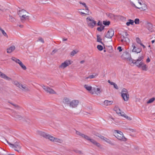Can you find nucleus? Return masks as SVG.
Instances as JSON below:
<instances>
[{
    "label": "nucleus",
    "instance_id": "1",
    "mask_svg": "<svg viewBox=\"0 0 155 155\" xmlns=\"http://www.w3.org/2000/svg\"><path fill=\"white\" fill-rule=\"evenodd\" d=\"M38 134L40 136H42L45 138L48 139L51 141H54L55 137H54L48 134L40 131H38Z\"/></svg>",
    "mask_w": 155,
    "mask_h": 155
},
{
    "label": "nucleus",
    "instance_id": "2",
    "mask_svg": "<svg viewBox=\"0 0 155 155\" xmlns=\"http://www.w3.org/2000/svg\"><path fill=\"white\" fill-rule=\"evenodd\" d=\"M87 23L88 26L91 28H93L97 25L96 21L93 20L92 18L87 17L86 18Z\"/></svg>",
    "mask_w": 155,
    "mask_h": 155
},
{
    "label": "nucleus",
    "instance_id": "3",
    "mask_svg": "<svg viewBox=\"0 0 155 155\" xmlns=\"http://www.w3.org/2000/svg\"><path fill=\"white\" fill-rule=\"evenodd\" d=\"M117 133L115 134V136L117 139L120 140L124 141L127 140V139L124 136L123 133L120 131L115 130Z\"/></svg>",
    "mask_w": 155,
    "mask_h": 155
},
{
    "label": "nucleus",
    "instance_id": "4",
    "mask_svg": "<svg viewBox=\"0 0 155 155\" xmlns=\"http://www.w3.org/2000/svg\"><path fill=\"white\" fill-rule=\"evenodd\" d=\"M121 94V97L125 101H127L129 98V95L127 90L124 88L122 90Z\"/></svg>",
    "mask_w": 155,
    "mask_h": 155
},
{
    "label": "nucleus",
    "instance_id": "5",
    "mask_svg": "<svg viewBox=\"0 0 155 155\" xmlns=\"http://www.w3.org/2000/svg\"><path fill=\"white\" fill-rule=\"evenodd\" d=\"M14 84L18 87L25 91H29V89L25 84H22L18 81L14 82Z\"/></svg>",
    "mask_w": 155,
    "mask_h": 155
},
{
    "label": "nucleus",
    "instance_id": "6",
    "mask_svg": "<svg viewBox=\"0 0 155 155\" xmlns=\"http://www.w3.org/2000/svg\"><path fill=\"white\" fill-rule=\"evenodd\" d=\"M9 146L14 148L15 151L19 153L20 152L21 147L18 142H16L14 143H10Z\"/></svg>",
    "mask_w": 155,
    "mask_h": 155
},
{
    "label": "nucleus",
    "instance_id": "7",
    "mask_svg": "<svg viewBox=\"0 0 155 155\" xmlns=\"http://www.w3.org/2000/svg\"><path fill=\"white\" fill-rule=\"evenodd\" d=\"M122 57L123 58L126 59L127 61H129L130 62H132L133 59L131 58L130 54L127 52H125L123 54Z\"/></svg>",
    "mask_w": 155,
    "mask_h": 155
},
{
    "label": "nucleus",
    "instance_id": "8",
    "mask_svg": "<svg viewBox=\"0 0 155 155\" xmlns=\"http://www.w3.org/2000/svg\"><path fill=\"white\" fill-rule=\"evenodd\" d=\"M11 59L12 61H15L16 63L18 64L23 70H26V66L23 64L22 62L19 59L13 57H12L11 58Z\"/></svg>",
    "mask_w": 155,
    "mask_h": 155
},
{
    "label": "nucleus",
    "instance_id": "9",
    "mask_svg": "<svg viewBox=\"0 0 155 155\" xmlns=\"http://www.w3.org/2000/svg\"><path fill=\"white\" fill-rule=\"evenodd\" d=\"M41 86L47 93H48L50 94H56V93L53 89L48 87L45 86L43 85H41Z\"/></svg>",
    "mask_w": 155,
    "mask_h": 155
},
{
    "label": "nucleus",
    "instance_id": "10",
    "mask_svg": "<svg viewBox=\"0 0 155 155\" xmlns=\"http://www.w3.org/2000/svg\"><path fill=\"white\" fill-rule=\"evenodd\" d=\"M130 3L133 6L135 7V8H138L141 10H145L147 8V5L144 4H143L141 6H139V7H137L135 5L134 3L132 2H130Z\"/></svg>",
    "mask_w": 155,
    "mask_h": 155
},
{
    "label": "nucleus",
    "instance_id": "11",
    "mask_svg": "<svg viewBox=\"0 0 155 155\" xmlns=\"http://www.w3.org/2000/svg\"><path fill=\"white\" fill-rule=\"evenodd\" d=\"M136 65L139 68H141L143 70L146 71L147 70V67L143 62V61H140V63Z\"/></svg>",
    "mask_w": 155,
    "mask_h": 155
},
{
    "label": "nucleus",
    "instance_id": "12",
    "mask_svg": "<svg viewBox=\"0 0 155 155\" xmlns=\"http://www.w3.org/2000/svg\"><path fill=\"white\" fill-rule=\"evenodd\" d=\"M114 31L112 29H110L107 32L105 37L107 38H111L114 35Z\"/></svg>",
    "mask_w": 155,
    "mask_h": 155
},
{
    "label": "nucleus",
    "instance_id": "13",
    "mask_svg": "<svg viewBox=\"0 0 155 155\" xmlns=\"http://www.w3.org/2000/svg\"><path fill=\"white\" fill-rule=\"evenodd\" d=\"M71 61L70 60L66 61L62 63L61 65L59 66V68H61L62 69H64L66 67L68 66L69 65L71 64Z\"/></svg>",
    "mask_w": 155,
    "mask_h": 155
},
{
    "label": "nucleus",
    "instance_id": "14",
    "mask_svg": "<svg viewBox=\"0 0 155 155\" xmlns=\"http://www.w3.org/2000/svg\"><path fill=\"white\" fill-rule=\"evenodd\" d=\"M102 91V90L100 88H93L92 89V91L90 92V93L92 94H96L97 95H98L100 94L101 93Z\"/></svg>",
    "mask_w": 155,
    "mask_h": 155
},
{
    "label": "nucleus",
    "instance_id": "15",
    "mask_svg": "<svg viewBox=\"0 0 155 155\" xmlns=\"http://www.w3.org/2000/svg\"><path fill=\"white\" fill-rule=\"evenodd\" d=\"M20 17L21 21L22 23H24L26 20H29V16L28 15H26V14H23L21 16L20 15Z\"/></svg>",
    "mask_w": 155,
    "mask_h": 155
},
{
    "label": "nucleus",
    "instance_id": "16",
    "mask_svg": "<svg viewBox=\"0 0 155 155\" xmlns=\"http://www.w3.org/2000/svg\"><path fill=\"white\" fill-rule=\"evenodd\" d=\"M79 103V101L78 100H74L71 101L69 106L72 108H75L77 107Z\"/></svg>",
    "mask_w": 155,
    "mask_h": 155
},
{
    "label": "nucleus",
    "instance_id": "17",
    "mask_svg": "<svg viewBox=\"0 0 155 155\" xmlns=\"http://www.w3.org/2000/svg\"><path fill=\"white\" fill-rule=\"evenodd\" d=\"M13 111V115L12 116L15 117L17 120H19L22 118V117L21 116L19 115L15 111L12 110Z\"/></svg>",
    "mask_w": 155,
    "mask_h": 155
},
{
    "label": "nucleus",
    "instance_id": "18",
    "mask_svg": "<svg viewBox=\"0 0 155 155\" xmlns=\"http://www.w3.org/2000/svg\"><path fill=\"white\" fill-rule=\"evenodd\" d=\"M143 58V56H142L140 57H139L138 58L137 60H133L132 63L133 64H134L135 65H137L140 63V62L142 61V60Z\"/></svg>",
    "mask_w": 155,
    "mask_h": 155
},
{
    "label": "nucleus",
    "instance_id": "19",
    "mask_svg": "<svg viewBox=\"0 0 155 155\" xmlns=\"http://www.w3.org/2000/svg\"><path fill=\"white\" fill-rule=\"evenodd\" d=\"M0 77L2 78L5 79L8 81L12 80V79L8 76H7L5 74L2 73L0 71Z\"/></svg>",
    "mask_w": 155,
    "mask_h": 155
},
{
    "label": "nucleus",
    "instance_id": "20",
    "mask_svg": "<svg viewBox=\"0 0 155 155\" xmlns=\"http://www.w3.org/2000/svg\"><path fill=\"white\" fill-rule=\"evenodd\" d=\"M153 27L152 25L150 23H147L146 25L147 28L151 32L153 31Z\"/></svg>",
    "mask_w": 155,
    "mask_h": 155
},
{
    "label": "nucleus",
    "instance_id": "21",
    "mask_svg": "<svg viewBox=\"0 0 155 155\" xmlns=\"http://www.w3.org/2000/svg\"><path fill=\"white\" fill-rule=\"evenodd\" d=\"M90 141L94 145L96 146L97 147H101V145L100 144L97 142L96 141L94 140L93 139H91V140H90Z\"/></svg>",
    "mask_w": 155,
    "mask_h": 155
},
{
    "label": "nucleus",
    "instance_id": "22",
    "mask_svg": "<svg viewBox=\"0 0 155 155\" xmlns=\"http://www.w3.org/2000/svg\"><path fill=\"white\" fill-rule=\"evenodd\" d=\"M63 102L64 104L69 105L71 102L69 99L67 97L64 98L63 100Z\"/></svg>",
    "mask_w": 155,
    "mask_h": 155
},
{
    "label": "nucleus",
    "instance_id": "23",
    "mask_svg": "<svg viewBox=\"0 0 155 155\" xmlns=\"http://www.w3.org/2000/svg\"><path fill=\"white\" fill-rule=\"evenodd\" d=\"M15 47L14 45L10 46L7 49V52L9 53H11L15 50Z\"/></svg>",
    "mask_w": 155,
    "mask_h": 155
},
{
    "label": "nucleus",
    "instance_id": "24",
    "mask_svg": "<svg viewBox=\"0 0 155 155\" xmlns=\"http://www.w3.org/2000/svg\"><path fill=\"white\" fill-rule=\"evenodd\" d=\"M114 110L117 114L120 115L122 114L120 109L118 107H115L114 108Z\"/></svg>",
    "mask_w": 155,
    "mask_h": 155
},
{
    "label": "nucleus",
    "instance_id": "25",
    "mask_svg": "<svg viewBox=\"0 0 155 155\" xmlns=\"http://www.w3.org/2000/svg\"><path fill=\"white\" fill-rule=\"evenodd\" d=\"M26 13L29 14L25 10L22 9L21 10H19L18 12V15H22L23 14H26Z\"/></svg>",
    "mask_w": 155,
    "mask_h": 155
},
{
    "label": "nucleus",
    "instance_id": "26",
    "mask_svg": "<svg viewBox=\"0 0 155 155\" xmlns=\"http://www.w3.org/2000/svg\"><path fill=\"white\" fill-rule=\"evenodd\" d=\"M113 103V101H109L107 100H105L104 102V104L106 106L111 105Z\"/></svg>",
    "mask_w": 155,
    "mask_h": 155
},
{
    "label": "nucleus",
    "instance_id": "27",
    "mask_svg": "<svg viewBox=\"0 0 155 155\" xmlns=\"http://www.w3.org/2000/svg\"><path fill=\"white\" fill-rule=\"evenodd\" d=\"M84 87L87 91H92V87L87 84H85L84 85Z\"/></svg>",
    "mask_w": 155,
    "mask_h": 155
},
{
    "label": "nucleus",
    "instance_id": "28",
    "mask_svg": "<svg viewBox=\"0 0 155 155\" xmlns=\"http://www.w3.org/2000/svg\"><path fill=\"white\" fill-rule=\"evenodd\" d=\"M101 36L100 35H97V41L101 43L103 45H104L103 43L102 42V39L101 37Z\"/></svg>",
    "mask_w": 155,
    "mask_h": 155
},
{
    "label": "nucleus",
    "instance_id": "29",
    "mask_svg": "<svg viewBox=\"0 0 155 155\" xmlns=\"http://www.w3.org/2000/svg\"><path fill=\"white\" fill-rule=\"evenodd\" d=\"M135 48H136V47L134 46H133L132 52H136L137 53H140L141 51L142 50L140 48H137L136 50H135Z\"/></svg>",
    "mask_w": 155,
    "mask_h": 155
},
{
    "label": "nucleus",
    "instance_id": "30",
    "mask_svg": "<svg viewBox=\"0 0 155 155\" xmlns=\"http://www.w3.org/2000/svg\"><path fill=\"white\" fill-rule=\"evenodd\" d=\"M105 141L111 145L114 146L115 145V144L113 142L111 141L110 140H109V139H107L106 138H105Z\"/></svg>",
    "mask_w": 155,
    "mask_h": 155
},
{
    "label": "nucleus",
    "instance_id": "31",
    "mask_svg": "<svg viewBox=\"0 0 155 155\" xmlns=\"http://www.w3.org/2000/svg\"><path fill=\"white\" fill-rule=\"evenodd\" d=\"M128 21L126 23V25L127 26L130 25H133L134 21L131 19H129Z\"/></svg>",
    "mask_w": 155,
    "mask_h": 155
},
{
    "label": "nucleus",
    "instance_id": "32",
    "mask_svg": "<svg viewBox=\"0 0 155 155\" xmlns=\"http://www.w3.org/2000/svg\"><path fill=\"white\" fill-rule=\"evenodd\" d=\"M54 142L61 143L63 142V140L61 139H59L57 138H55Z\"/></svg>",
    "mask_w": 155,
    "mask_h": 155
},
{
    "label": "nucleus",
    "instance_id": "33",
    "mask_svg": "<svg viewBox=\"0 0 155 155\" xmlns=\"http://www.w3.org/2000/svg\"><path fill=\"white\" fill-rule=\"evenodd\" d=\"M78 52V51L76 50H74L70 53V55L71 56H74L75 54Z\"/></svg>",
    "mask_w": 155,
    "mask_h": 155
},
{
    "label": "nucleus",
    "instance_id": "34",
    "mask_svg": "<svg viewBox=\"0 0 155 155\" xmlns=\"http://www.w3.org/2000/svg\"><path fill=\"white\" fill-rule=\"evenodd\" d=\"M82 135V137L90 141V140H91V139L87 135H85L84 134V135Z\"/></svg>",
    "mask_w": 155,
    "mask_h": 155
},
{
    "label": "nucleus",
    "instance_id": "35",
    "mask_svg": "<svg viewBox=\"0 0 155 155\" xmlns=\"http://www.w3.org/2000/svg\"><path fill=\"white\" fill-rule=\"evenodd\" d=\"M9 20L11 22H14L15 21V18L13 17L12 15H9Z\"/></svg>",
    "mask_w": 155,
    "mask_h": 155
},
{
    "label": "nucleus",
    "instance_id": "36",
    "mask_svg": "<svg viewBox=\"0 0 155 155\" xmlns=\"http://www.w3.org/2000/svg\"><path fill=\"white\" fill-rule=\"evenodd\" d=\"M110 22L109 21H103V24L105 26H108L110 25Z\"/></svg>",
    "mask_w": 155,
    "mask_h": 155
},
{
    "label": "nucleus",
    "instance_id": "37",
    "mask_svg": "<svg viewBox=\"0 0 155 155\" xmlns=\"http://www.w3.org/2000/svg\"><path fill=\"white\" fill-rule=\"evenodd\" d=\"M155 98L154 97H152L147 102V104H150L152 103L155 100Z\"/></svg>",
    "mask_w": 155,
    "mask_h": 155
},
{
    "label": "nucleus",
    "instance_id": "38",
    "mask_svg": "<svg viewBox=\"0 0 155 155\" xmlns=\"http://www.w3.org/2000/svg\"><path fill=\"white\" fill-rule=\"evenodd\" d=\"M97 48L99 51H102L103 49V47L101 45H98L97 46Z\"/></svg>",
    "mask_w": 155,
    "mask_h": 155
},
{
    "label": "nucleus",
    "instance_id": "39",
    "mask_svg": "<svg viewBox=\"0 0 155 155\" xmlns=\"http://www.w3.org/2000/svg\"><path fill=\"white\" fill-rule=\"evenodd\" d=\"M136 24H139L140 20L138 18H136L134 21Z\"/></svg>",
    "mask_w": 155,
    "mask_h": 155
},
{
    "label": "nucleus",
    "instance_id": "40",
    "mask_svg": "<svg viewBox=\"0 0 155 155\" xmlns=\"http://www.w3.org/2000/svg\"><path fill=\"white\" fill-rule=\"evenodd\" d=\"M136 41L140 45L142 43H141V41L139 38L137 37L136 38Z\"/></svg>",
    "mask_w": 155,
    "mask_h": 155
},
{
    "label": "nucleus",
    "instance_id": "41",
    "mask_svg": "<svg viewBox=\"0 0 155 155\" xmlns=\"http://www.w3.org/2000/svg\"><path fill=\"white\" fill-rule=\"evenodd\" d=\"M0 30L2 32V33L3 35L5 36H6L7 37H8V35H7L6 32H5V31L2 29L0 28Z\"/></svg>",
    "mask_w": 155,
    "mask_h": 155
},
{
    "label": "nucleus",
    "instance_id": "42",
    "mask_svg": "<svg viewBox=\"0 0 155 155\" xmlns=\"http://www.w3.org/2000/svg\"><path fill=\"white\" fill-rule=\"evenodd\" d=\"M95 77V76L94 75H90L88 77L86 78V79H88V78H90V79H92V78H94Z\"/></svg>",
    "mask_w": 155,
    "mask_h": 155
},
{
    "label": "nucleus",
    "instance_id": "43",
    "mask_svg": "<svg viewBox=\"0 0 155 155\" xmlns=\"http://www.w3.org/2000/svg\"><path fill=\"white\" fill-rule=\"evenodd\" d=\"M97 25L98 26H100V27L102 26L103 25L102 22L101 21L99 20L98 21V23H97Z\"/></svg>",
    "mask_w": 155,
    "mask_h": 155
},
{
    "label": "nucleus",
    "instance_id": "44",
    "mask_svg": "<svg viewBox=\"0 0 155 155\" xmlns=\"http://www.w3.org/2000/svg\"><path fill=\"white\" fill-rule=\"evenodd\" d=\"M74 151L77 153H79L80 154H82L83 153H82V152L81 151L79 150H74Z\"/></svg>",
    "mask_w": 155,
    "mask_h": 155
},
{
    "label": "nucleus",
    "instance_id": "45",
    "mask_svg": "<svg viewBox=\"0 0 155 155\" xmlns=\"http://www.w3.org/2000/svg\"><path fill=\"white\" fill-rule=\"evenodd\" d=\"M76 134H77L78 135L81 136L82 137V135H84L83 134H82L81 132H79V131H76Z\"/></svg>",
    "mask_w": 155,
    "mask_h": 155
},
{
    "label": "nucleus",
    "instance_id": "46",
    "mask_svg": "<svg viewBox=\"0 0 155 155\" xmlns=\"http://www.w3.org/2000/svg\"><path fill=\"white\" fill-rule=\"evenodd\" d=\"M58 50L56 49H54L53 50L52 52H51V55H53L55 53L57 52L58 51Z\"/></svg>",
    "mask_w": 155,
    "mask_h": 155
},
{
    "label": "nucleus",
    "instance_id": "47",
    "mask_svg": "<svg viewBox=\"0 0 155 155\" xmlns=\"http://www.w3.org/2000/svg\"><path fill=\"white\" fill-rule=\"evenodd\" d=\"M14 106L17 109H19L20 108V107L17 104H15Z\"/></svg>",
    "mask_w": 155,
    "mask_h": 155
},
{
    "label": "nucleus",
    "instance_id": "48",
    "mask_svg": "<svg viewBox=\"0 0 155 155\" xmlns=\"http://www.w3.org/2000/svg\"><path fill=\"white\" fill-rule=\"evenodd\" d=\"M124 39L125 41H126L127 42H130V40L127 37H125V38Z\"/></svg>",
    "mask_w": 155,
    "mask_h": 155
},
{
    "label": "nucleus",
    "instance_id": "49",
    "mask_svg": "<svg viewBox=\"0 0 155 155\" xmlns=\"http://www.w3.org/2000/svg\"><path fill=\"white\" fill-rule=\"evenodd\" d=\"M120 115L122 116H123L125 118L127 116V115H126L124 113V112H122L121 114Z\"/></svg>",
    "mask_w": 155,
    "mask_h": 155
},
{
    "label": "nucleus",
    "instance_id": "50",
    "mask_svg": "<svg viewBox=\"0 0 155 155\" xmlns=\"http://www.w3.org/2000/svg\"><path fill=\"white\" fill-rule=\"evenodd\" d=\"M97 30L101 32V31L103 30L101 28V27H97Z\"/></svg>",
    "mask_w": 155,
    "mask_h": 155
},
{
    "label": "nucleus",
    "instance_id": "51",
    "mask_svg": "<svg viewBox=\"0 0 155 155\" xmlns=\"http://www.w3.org/2000/svg\"><path fill=\"white\" fill-rule=\"evenodd\" d=\"M113 85L114 86V87L116 89H119L118 86L115 83L113 84Z\"/></svg>",
    "mask_w": 155,
    "mask_h": 155
},
{
    "label": "nucleus",
    "instance_id": "52",
    "mask_svg": "<svg viewBox=\"0 0 155 155\" xmlns=\"http://www.w3.org/2000/svg\"><path fill=\"white\" fill-rule=\"evenodd\" d=\"M39 40L41 42L43 43H44V41L43 39V38H39Z\"/></svg>",
    "mask_w": 155,
    "mask_h": 155
},
{
    "label": "nucleus",
    "instance_id": "53",
    "mask_svg": "<svg viewBox=\"0 0 155 155\" xmlns=\"http://www.w3.org/2000/svg\"><path fill=\"white\" fill-rule=\"evenodd\" d=\"M117 50H118L120 52H121L122 51L121 47L120 46H119L117 47Z\"/></svg>",
    "mask_w": 155,
    "mask_h": 155
},
{
    "label": "nucleus",
    "instance_id": "54",
    "mask_svg": "<svg viewBox=\"0 0 155 155\" xmlns=\"http://www.w3.org/2000/svg\"><path fill=\"white\" fill-rule=\"evenodd\" d=\"M98 136L99 137H100L101 139H103L105 140V137H104L102 136Z\"/></svg>",
    "mask_w": 155,
    "mask_h": 155
},
{
    "label": "nucleus",
    "instance_id": "55",
    "mask_svg": "<svg viewBox=\"0 0 155 155\" xmlns=\"http://www.w3.org/2000/svg\"><path fill=\"white\" fill-rule=\"evenodd\" d=\"M84 7L85 8V10H86V12H87V13H89V12H88L89 9H88V7L87 6V5L86 6H85V7Z\"/></svg>",
    "mask_w": 155,
    "mask_h": 155
},
{
    "label": "nucleus",
    "instance_id": "56",
    "mask_svg": "<svg viewBox=\"0 0 155 155\" xmlns=\"http://www.w3.org/2000/svg\"><path fill=\"white\" fill-rule=\"evenodd\" d=\"M79 12L81 13V15L83 14V15H89V13H85L82 12Z\"/></svg>",
    "mask_w": 155,
    "mask_h": 155
},
{
    "label": "nucleus",
    "instance_id": "57",
    "mask_svg": "<svg viewBox=\"0 0 155 155\" xmlns=\"http://www.w3.org/2000/svg\"><path fill=\"white\" fill-rule=\"evenodd\" d=\"M113 15L111 13H109L108 15V16L110 17H113Z\"/></svg>",
    "mask_w": 155,
    "mask_h": 155
},
{
    "label": "nucleus",
    "instance_id": "58",
    "mask_svg": "<svg viewBox=\"0 0 155 155\" xmlns=\"http://www.w3.org/2000/svg\"><path fill=\"white\" fill-rule=\"evenodd\" d=\"M79 3L80 4L82 5H83L84 6V7H85V6H86V5L85 3L82 2H79Z\"/></svg>",
    "mask_w": 155,
    "mask_h": 155
},
{
    "label": "nucleus",
    "instance_id": "59",
    "mask_svg": "<svg viewBox=\"0 0 155 155\" xmlns=\"http://www.w3.org/2000/svg\"><path fill=\"white\" fill-rule=\"evenodd\" d=\"M125 118H126L127 120H132V119L131 117H128L127 116Z\"/></svg>",
    "mask_w": 155,
    "mask_h": 155
},
{
    "label": "nucleus",
    "instance_id": "60",
    "mask_svg": "<svg viewBox=\"0 0 155 155\" xmlns=\"http://www.w3.org/2000/svg\"><path fill=\"white\" fill-rule=\"evenodd\" d=\"M150 59L149 58V57L148 58H147V59L146 60V62H147V63H149V62H150Z\"/></svg>",
    "mask_w": 155,
    "mask_h": 155
},
{
    "label": "nucleus",
    "instance_id": "61",
    "mask_svg": "<svg viewBox=\"0 0 155 155\" xmlns=\"http://www.w3.org/2000/svg\"><path fill=\"white\" fill-rule=\"evenodd\" d=\"M122 37H123V38H125V37H127V36H125V35H122L121 37H120V38H122Z\"/></svg>",
    "mask_w": 155,
    "mask_h": 155
},
{
    "label": "nucleus",
    "instance_id": "62",
    "mask_svg": "<svg viewBox=\"0 0 155 155\" xmlns=\"http://www.w3.org/2000/svg\"><path fill=\"white\" fill-rule=\"evenodd\" d=\"M128 130H129L131 132H133L134 131V130L132 129L129 128Z\"/></svg>",
    "mask_w": 155,
    "mask_h": 155
},
{
    "label": "nucleus",
    "instance_id": "63",
    "mask_svg": "<svg viewBox=\"0 0 155 155\" xmlns=\"http://www.w3.org/2000/svg\"><path fill=\"white\" fill-rule=\"evenodd\" d=\"M101 28L102 29V30H103L104 29L105 26H104L103 25H102V26H101Z\"/></svg>",
    "mask_w": 155,
    "mask_h": 155
},
{
    "label": "nucleus",
    "instance_id": "64",
    "mask_svg": "<svg viewBox=\"0 0 155 155\" xmlns=\"http://www.w3.org/2000/svg\"><path fill=\"white\" fill-rule=\"evenodd\" d=\"M85 62V61L84 60L80 62V63L81 64H83Z\"/></svg>",
    "mask_w": 155,
    "mask_h": 155
}]
</instances>
